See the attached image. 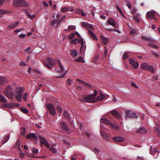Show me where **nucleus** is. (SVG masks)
Segmentation results:
<instances>
[{"label":"nucleus","mask_w":160,"mask_h":160,"mask_svg":"<svg viewBox=\"0 0 160 160\" xmlns=\"http://www.w3.org/2000/svg\"><path fill=\"white\" fill-rule=\"evenodd\" d=\"M97 94V92L96 90H95V92L94 94H90L84 97L83 98H80L79 100L80 101L94 103L96 102L97 100H92V99H93L95 98Z\"/></svg>","instance_id":"1"},{"label":"nucleus","mask_w":160,"mask_h":160,"mask_svg":"<svg viewBox=\"0 0 160 160\" xmlns=\"http://www.w3.org/2000/svg\"><path fill=\"white\" fill-rule=\"evenodd\" d=\"M70 42L73 43L75 44H77L78 42L80 43L81 45V47L80 48V51L82 53H83L84 50L86 49V46L85 42L83 41L82 38H75L74 39L72 40Z\"/></svg>","instance_id":"2"},{"label":"nucleus","mask_w":160,"mask_h":160,"mask_svg":"<svg viewBox=\"0 0 160 160\" xmlns=\"http://www.w3.org/2000/svg\"><path fill=\"white\" fill-rule=\"evenodd\" d=\"M12 87L11 86H8L3 91V93L10 99H13V92L12 90Z\"/></svg>","instance_id":"3"},{"label":"nucleus","mask_w":160,"mask_h":160,"mask_svg":"<svg viewBox=\"0 0 160 160\" xmlns=\"http://www.w3.org/2000/svg\"><path fill=\"white\" fill-rule=\"evenodd\" d=\"M140 67L143 70L148 71L152 73H154L155 72L153 67L149 65L146 62L141 64L140 65Z\"/></svg>","instance_id":"4"},{"label":"nucleus","mask_w":160,"mask_h":160,"mask_svg":"<svg viewBox=\"0 0 160 160\" xmlns=\"http://www.w3.org/2000/svg\"><path fill=\"white\" fill-rule=\"evenodd\" d=\"M24 90V88H18L16 89L15 96L17 100L19 102H20L22 100V95Z\"/></svg>","instance_id":"5"},{"label":"nucleus","mask_w":160,"mask_h":160,"mask_svg":"<svg viewBox=\"0 0 160 160\" xmlns=\"http://www.w3.org/2000/svg\"><path fill=\"white\" fill-rule=\"evenodd\" d=\"M13 4L14 6L17 7H26L28 6V5L25 0H14Z\"/></svg>","instance_id":"6"},{"label":"nucleus","mask_w":160,"mask_h":160,"mask_svg":"<svg viewBox=\"0 0 160 160\" xmlns=\"http://www.w3.org/2000/svg\"><path fill=\"white\" fill-rule=\"evenodd\" d=\"M46 59L48 62L49 63L50 65L46 62L44 63V65L49 69L51 68V66H54L55 65V62L54 60L51 58L48 57L46 58Z\"/></svg>","instance_id":"7"},{"label":"nucleus","mask_w":160,"mask_h":160,"mask_svg":"<svg viewBox=\"0 0 160 160\" xmlns=\"http://www.w3.org/2000/svg\"><path fill=\"white\" fill-rule=\"evenodd\" d=\"M47 108L50 114L52 116H55L56 113V110L55 107L51 103L48 104Z\"/></svg>","instance_id":"8"},{"label":"nucleus","mask_w":160,"mask_h":160,"mask_svg":"<svg viewBox=\"0 0 160 160\" xmlns=\"http://www.w3.org/2000/svg\"><path fill=\"white\" fill-rule=\"evenodd\" d=\"M125 118H138V115L134 112L130 111H128L125 112Z\"/></svg>","instance_id":"9"},{"label":"nucleus","mask_w":160,"mask_h":160,"mask_svg":"<svg viewBox=\"0 0 160 160\" xmlns=\"http://www.w3.org/2000/svg\"><path fill=\"white\" fill-rule=\"evenodd\" d=\"M60 127L61 128L65 131V132L67 133L69 132V128L64 121H62L61 122Z\"/></svg>","instance_id":"10"},{"label":"nucleus","mask_w":160,"mask_h":160,"mask_svg":"<svg viewBox=\"0 0 160 160\" xmlns=\"http://www.w3.org/2000/svg\"><path fill=\"white\" fill-rule=\"evenodd\" d=\"M38 138H40V141L41 142V145L42 144H44L48 148L49 147L50 145L49 143L47 141L45 138H42V137L40 136H39Z\"/></svg>","instance_id":"11"},{"label":"nucleus","mask_w":160,"mask_h":160,"mask_svg":"<svg viewBox=\"0 0 160 160\" xmlns=\"http://www.w3.org/2000/svg\"><path fill=\"white\" fill-rule=\"evenodd\" d=\"M107 22L109 24L113 26L114 27L117 28V23L113 19L109 17L107 21Z\"/></svg>","instance_id":"12"},{"label":"nucleus","mask_w":160,"mask_h":160,"mask_svg":"<svg viewBox=\"0 0 160 160\" xmlns=\"http://www.w3.org/2000/svg\"><path fill=\"white\" fill-rule=\"evenodd\" d=\"M112 140L114 142H120L123 141L124 139V138L119 136H116L113 137L112 138Z\"/></svg>","instance_id":"13"},{"label":"nucleus","mask_w":160,"mask_h":160,"mask_svg":"<svg viewBox=\"0 0 160 160\" xmlns=\"http://www.w3.org/2000/svg\"><path fill=\"white\" fill-rule=\"evenodd\" d=\"M154 12L153 11H149L147 13L146 15L147 18L149 19H152L155 18Z\"/></svg>","instance_id":"14"},{"label":"nucleus","mask_w":160,"mask_h":160,"mask_svg":"<svg viewBox=\"0 0 160 160\" xmlns=\"http://www.w3.org/2000/svg\"><path fill=\"white\" fill-rule=\"evenodd\" d=\"M137 133L140 134H144L146 132V129L143 127H141L136 131Z\"/></svg>","instance_id":"15"},{"label":"nucleus","mask_w":160,"mask_h":160,"mask_svg":"<svg viewBox=\"0 0 160 160\" xmlns=\"http://www.w3.org/2000/svg\"><path fill=\"white\" fill-rule=\"evenodd\" d=\"M88 32L89 36L91 38H92L93 39L95 40H98V38L94 33L90 30H88Z\"/></svg>","instance_id":"16"},{"label":"nucleus","mask_w":160,"mask_h":160,"mask_svg":"<svg viewBox=\"0 0 160 160\" xmlns=\"http://www.w3.org/2000/svg\"><path fill=\"white\" fill-rule=\"evenodd\" d=\"M8 81L6 78L3 77H0V84L2 85H4Z\"/></svg>","instance_id":"17"},{"label":"nucleus","mask_w":160,"mask_h":160,"mask_svg":"<svg viewBox=\"0 0 160 160\" xmlns=\"http://www.w3.org/2000/svg\"><path fill=\"white\" fill-rule=\"evenodd\" d=\"M27 138L28 139H31L32 138L37 139V136L35 133H30L27 135Z\"/></svg>","instance_id":"18"},{"label":"nucleus","mask_w":160,"mask_h":160,"mask_svg":"<svg viewBox=\"0 0 160 160\" xmlns=\"http://www.w3.org/2000/svg\"><path fill=\"white\" fill-rule=\"evenodd\" d=\"M141 38L142 39L147 42H152L154 41L153 38L149 37L142 36Z\"/></svg>","instance_id":"19"},{"label":"nucleus","mask_w":160,"mask_h":160,"mask_svg":"<svg viewBox=\"0 0 160 160\" xmlns=\"http://www.w3.org/2000/svg\"><path fill=\"white\" fill-rule=\"evenodd\" d=\"M100 96H98V98L95 99H92V100H97L96 102L99 100H100L101 101L102 100H103L106 97V96L104 95L103 94H102L101 92H100Z\"/></svg>","instance_id":"20"},{"label":"nucleus","mask_w":160,"mask_h":160,"mask_svg":"<svg viewBox=\"0 0 160 160\" xmlns=\"http://www.w3.org/2000/svg\"><path fill=\"white\" fill-rule=\"evenodd\" d=\"M111 113L115 117L117 118H119L120 117V115L119 112L116 111H111Z\"/></svg>","instance_id":"21"},{"label":"nucleus","mask_w":160,"mask_h":160,"mask_svg":"<svg viewBox=\"0 0 160 160\" xmlns=\"http://www.w3.org/2000/svg\"><path fill=\"white\" fill-rule=\"evenodd\" d=\"M100 122L104 123L106 124H111V122L109 121L108 119H107L106 118H101L100 119Z\"/></svg>","instance_id":"22"},{"label":"nucleus","mask_w":160,"mask_h":160,"mask_svg":"<svg viewBox=\"0 0 160 160\" xmlns=\"http://www.w3.org/2000/svg\"><path fill=\"white\" fill-rule=\"evenodd\" d=\"M101 38L104 45L106 44L108 42L109 40L108 38L104 37L103 35H101Z\"/></svg>","instance_id":"23"},{"label":"nucleus","mask_w":160,"mask_h":160,"mask_svg":"<svg viewBox=\"0 0 160 160\" xmlns=\"http://www.w3.org/2000/svg\"><path fill=\"white\" fill-rule=\"evenodd\" d=\"M19 24L18 21H17L9 26V27L10 29H13L16 27Z\"/></svg>","instance_id":"24"},{"label":"nucleus","mask_w":160,"mask_h":160,"mask_svg":"<svg viewBox=\"0 0 160 160\" xmlns=\"http://www.w3.org/2000/svg\"><path fill=\"white\" fill-rule=\"evenodd\" d=\"M57 60L58 62L60 67V72H64V69L62 63L60 62V60L57 59Z\"/></svg>","instance_id":"25"},{"label":"nucleus","mask_w":160,"mask_h":160,"mask_svg":"<svg viewBox=\"0 0 160 160\" xmlns=\"http://www.w3.org/2000/svg\"><path fill=\"white\" fill-rule=\"evenodd\" d=\"M7 99L5 98L3 95H0V102L3 103H7Z\"/></svg>","instance_id":"26"},{"label":"nucleus","mask_w":160,"mask_h":160,"mask_svg":"<svg viewBox=\"0 0 160 160\" xmlns=\"http://www.w3.org/2000/svg\"><path fill=\"white\" fill-rule=\"evenodd\" d=\"M10 138L9 135L8 134L5 136L2 140V142L3 143L6 142L9 140Z\"/></svg>","instance_id":"27"},{"label":"nucleus","mask_w":160,"mask_h":160,"mask_svg":"<svg viewBox=\"0 0 160 160\" xmlns=\"http://www.w3.org/2000/svg\"><path fill=\"white\" fill-rule=\"evenodd\" d=\"M148 45L150 47L153 48L158 49L159 48V47L158 46L156 45L155 44L152 43H148Z\"/></svg>","instance_id":"28"},{"label":"nucleus","mask_w":160,"mask_h":160,"mask_svg":"<svg viewBox=\"0 0 160 160\" xmlns=\"http://www.w3.org/2000/svg\"><path fill=\"white\" fill-rule=\"evenodd\" d=\"M75 61L80 62H84L85 61L83 60L81 56L79 57L78 58L75 59Z\"/></svg>","instance_id":"29"},{"label":"nucleus","mask_w":160,"mask_h":160,"mask_svg":"<svg viewBox=\"0 0 160 160\" xmlns=\"http://www.w3.org/2000/svg\"><path fill=\"white\" fill-rule=\"evenodd\" d=\"M71 54L74 58H76L77 55V52L75 50H71Z\"/></svg>","instance_id":"30"},{"label":"nucleus","mask_w":160,"mask_h":160,"mask_svg":"<svg viewBox=\"0 0 160 160\" xmlns=\"http://www.w3.org/2000/svg\"><path fill=\"white\" fill-rule=\"evenodd\" d=\"M82 26L86 29L88 28V26L89 25V24L87 22H83L82 24Z\"/></svg>","instance_id":"31"},{"label":"nucleus","mask_w":160,"mask_h":160,"mask_svg":"<svg viewBox=\"0 0 160 160\" xmlns=\"http://www.w3.org/2000/svg\"><path fill=\"white\" fill-rule=\"evenodd\" d=\"M99 58V56L97 54L95 55L93 59H92V62L96 63V62L97 61Z\"/></svg>","instance_id":"32"},{"label":"nucleus","mask_w":160,"mask_h":160,"mask_svg":"<svg viewBox=\"0 0 160 160\" xmlns=\"http://www.w3.org/2000/svg\"><path fill=\"white\" fill-rule=\"evenodd\" d=\"M63 115L67 119L69 118V115L67 111L65 110L64 112Z\"/></svg>","instance_id":"33"},{"label":"nucleus","mask_w":160,"mask_h":160,"mask_svg":"<svg viewBox=\"0 0 160 160\" xmlns=\"http://www.w3.org/2000/svg\"><path fill=\"white\" fill-rule=\"evenodd\" d=\"M66 17V15H63L62 17V18L59 20H58V24H57V25L56 26V27H58L60 23L62 21V20Z\"/></svg>","instance_id":"34"},{"label":"nucleus","mask_w":160,"mask_h":160,"mask_svg":"<svg viewBox=\"0 0 160 160\" xmlns=\"http://www.w3.org/2000/svg\"><path fill=\"white\" fill-rule=\"evenodd\" d=\"M154 130L158 136L160 137V131L159 128L157 127H155Z\"/></svg>","instance_id":"35"},{"label":"nucleus","mask_w":160,"mask_h":160,"mask_svg":"<svg viewBox=\"0 0 160 160\" xmlns=\"http://www.w3.org/2000/svg\"><path fill=\"white\" fill-rule=\"evenodd\" d=\"M58 20L56 19H54L53 20H52V22L51 25L52 26H54L55 25L57 24L58 23Z\"/></svg>","instance_id":"36"},{"label":"nucleus","mask_w":160,"mask_h":160,"mask_svg":"<svg viewBox=\"0 0 160 160\" xmlns=\"http://www.w3.org/2000/svg\"><path fill=\"white\" fill-rule=\"evenodd\" d=\"M104 138L108 141H110L111 140V135L108 134L107 135L104 136Z\"/></svg>","instance_id":"37"},{"label":"nucleus","mask_w":160,"mask_h":160,"mask_svg":"<svg viewBox=\"0 0 160 160\" xmlns=\"http://www.w3.org/2000/svg\"><path fill=\"white\" fill-rule=\"evenodd\" d=\"M139 63L137 62H135L132 64V65H133V66L134 68L135 69L138 68L139 66Z\"/></svg>","instance_id":"38"},{"label":"nucleus","mask_w":160,"mask_h":160,"mask_svg":"<svg viewBox=\"0 0 160 160\" xmlns=\"http://www.w3.org/2000/svg\"><path fill=\"white\" fill-rule=\"evenodd\" d=\"M26 14L27 15V16L29 18H31L32 19L33 18H34L35 17V16L34 15H32L30 14L27 11L26 12Z\"/></svg>","instance_id":"39"},{"label":"nucleus","mask_w":160,"mask_h":160,"mask_svg":"<svg viewBox=\"0 0 160 160\" xmlns=\"http://www.w3.org/2000/svg\"><path fill=\"white\" fill-rule=\"evenodd\" d=\"M69 10V9L66 7H63L61 9V11L62 12H66Z\"/></svg>","instance_id":"40"},{"label":"nucleus","mask_w":160,"mask_h":160,"mask_svg":"<svg viewBox=\"0 0 160 160\" xmlns=\"http://www.w3.org/2000/svg\"><path fill=\"white\" fill-rule=\"evenodd\" d=\"M76 27L75 26L73 25H69L68 26V28L69 30H75L76 29Z\"/></svg>","instance_id":"41"},{"label":"nucleus","mask_w":160,"mask_h":160,"mask_svg":"<svg viewBox=\"0 0 160 160\" xmlns=\"http://www.w3.org/2000/svg\"><path fill=\"white\" fill-rule=\"evenodd\" d=\"M50 151L53 153H56L57 152L56 150L55 149L53 146H52V147L49 149Z\"/></svg>","instance_id":"42"},{"label":"nucleus","mask_w":160,"mask_h":160,"mask_svg":"<svg viewBox=\"0 0 160 160\" xmlns=\"http://www.w3.org/2000/svg\"><path fill=\"white\" fill-rule=\"evenodd\" d=\"M8 11L5 10L0 9V15L1 16L3 14L8 13Z\"/></svg>","instance_id":"43"},{"label":"nucleus","mask_w":160,"mask_h":160,"mask_svg":"<svg viewBox=\"0 0 160 160\" xmlns=\"http://www.w3.org/2000/svg\"><path fill=\"white\" fill-rule=\"evenodd\" d=\"M32 151L35 154H37L38 152V149L36 148H33L32 149Z\"/></svg>","instance_id":"44"},{"label":"nucleus","mask_w":160,"mask_h":160,"mask_svg":"<svg viewBox=\"0 0 160 160\" xmlns=\"http://www.w3.org/2000/svg\"><path fill=\"white\" fill-rule=\"evenodd\" d=\"M57 111L60 113H61L62 112V109L61 108V107L60 106H57Z\"/></svg>","instance_id":"45"},{"label":"nucleus","mask_w":160,"mask_h":160,"mask_svg":"<svg viewBox=\"0 0 160 160\" xmlns=\"http://www.w3.org/2000/svg\"><path fill=\"white\" fill-rule=\"evenodd\" d=\"M20 110L22 112L26 114L28 112V109L25 108H21L20 109Z\"/></svg>","instance_id":"46"},{"label":"nucleus","mask_w":160,"mask_h":160,"mask_svg":"<svg viewBox=\"0 0 160 160\" xmlns=\"http://www.w3.org/2000/svg\"><path fill=\"white\" fill-rule=\"evenodd\" d=\"M106 30H107L110 32H113V31H115L119 33V30H117L116 29L114 28V29H110V28H106Z\"/></svg>","instance_id":"47"},{"label":"nucleus","mask_w":160,"mask_h":160,"mask_svg":"<svg viewBox=\"0 0 160 160\" xmlns=\"http://www.w3.org/2000/svg\"><path fill=\"white\" fill-rule=\"evenodd\" d=\"M129 57V56L128 54V52H126L124 53L122 56V58L124 59L128 58Z\"/></svg>","instance_id":"48"},{"label":"nucleus","mask_w":160,"mask_h":160,"mask_svg":"<svg viewBox=\"0 0 160 160\" xmlns=\"http://www.w3.org/2000/svg\"><path fill=\"white\" fill-rule=\"evenodd\" d=\"M105 50L104 52V55L103 56V58H105L107 56V53L108 52V50L107 49L106 47H104Z\"/></svg>","instance_id":"49"},{"label":"nucleus","mask_w":160,"mask_h":160,"mask_svg":"<svg viewBox=\"0 0 160 160\" xmlns=\"http://www.w3.org/2000/svg\"><path fill=\"white\" fill-rule=\"evenodd\" d=\"M126 4L127 6H128V8L129 9H131V4L128 1H126Z\"/></svg>","instance_id":"50"},{"label":"nucleus","mask_w":160,"mask_h":160,"mask_svg":"<svg viewBox=\"0 0 160 160\" xmlns=\"http://www.w3.org/2000/svg\"><path fill=\"white\" fill-rule=\"evenodd\" d=\"M72 80L71 79H68L66 81V83L68 85H71L72 84Z\"/></svg>","instance_id":"51"},{"label":"nucleus","mask_w":160,"mask_h":160,"mask_svg":"<svg viewBox=\"0 0 160 160\" xmlns=\"http://www.w3.org/2000/svg\"><path fill=\"white\" fill-rule=\"evenodd\" d=\"M27 95H28L27 92H25V93H24V94L23 95V99L25 101H27Z\"/></svg>","instance_id":"52"},{"label":"nucleus","mask_w":160,"mask_h":160,"mask_svg":"<svg viewBox=\"0 0 160 160\" xmlns=\"http://www.w3.org/2000/svg\"><path fill=\"white\" fill-rule=\"evenodd\" d=\"M30 47H28L27 49H26L25 50V51L28 54H30L31 53L32 51H31L30 50Z\"/></svg>","instance_id":"53"},{"label":"nucleus","mask_w":160,"mask_h":160,"mask_svg":"<svg viewBox=\"0 0 160 160\" xmlns=\"http://www.w3.org/2000/svg\"><path fill=\"white\" fill-rule=\"evenodd\" d=\"M134 19L135 20L136 22V23H139V19L136 16H134L133 17Z\"/></svg>","instance_id":"54"},{"label":"nucleus","mask_w":160,"mask_h":160,"mask_svg":"<svg viewBox=\"0 0 160 160\" xmlns=\"http://www.w3.org/2000/svg\"><path fill=\"white\" fill-rule=\"evenodd\" d=\"M75 33H71V35L69 36V38L70 39H72L74 37Z\"/></svg>","instance_id":"55"},{"label":"nucleus","mask_w":160,"mask_h":160,"mask_svg":"<svg viewBox=\"0 0 160 160\" xmlns=\"http://www.w3.org/2000/svg\"><path fill=\"white\" fill-rule=\"evenodd\" d=\"M136 33V31L135 29L132 30L130 32V33L132 35L135 34Z\"/></svg>","instance_id":"56"},{"label":"nucleus","mask_w":160,"mask_h":160,"mask_svg":"<svg viewBox=\"0 0 160 160\" xmlns=\"http://www.w3.org/2000/svg\"><path fill=\"white\" fill-rule=\"evenodd\" d=\"M130 63L132 64L135 62L133 59L132 58H130L129 59Z\"/></svg>","instance_id":"57"},{"label":"nucleus","mask_w":160,"mask_h":160,"mask_svg":"<svg viewBox=\"0 0 160 160\" xmlns=\"http://www.w3.org/2000/svg\"><path fill=\"white\" fill-rule=\"evenodd\" d=\"M95 11V10H94V9L91 10L90 11V12L91 14H92L93 16V17H94V12Z\"/></svg>","instance_id":"58"},{"label":"nucleus","mask_w":160,"mask_h":160,"mask_svg":"<svg viewBox=\"0 0 160 160\" xmlns=\"http://www.w3.org/2000/svg\"><path fill=\"white\" fill-rule=\"evenodd\" d=\"M19 65L21 66H25L26 64L24 62L21 61L19 63Z\"/></svg>","instance_id":"59"},{"label":"nucleus","mask_w":160,"mask_h":160,"mask_svg":"<svg viewBox=\"0 0 160 160\" xmlns=\"http://www.w3.org/2000/svg\"><path fill=\"white\" fill-rule=\"evenodd\" d=\"M76 12L79 14H81V12H82V9H77L76 11Z\"/></svg>","instance_id":"60"},{"label":"nucleus","mask_w":160,"mask_h":160,"mask_svg":"<svg viewBox=\"0 0 160 160\" xmlns=\"http://www.w3.org/2000/svg\"><path fill=\"white\" fill-rule=\"evenodd\" d=\"M20 142L18 141L17 143V145H18V148H19V150L20 151H21V149H20Z\"/></svg>","instance_id":"61"},{"label":"nucleus","mask_w":160,"mask_h":160,"mask_svg":"<svg viewBox=\"0 0 160 160\" xmlns=\"http://www.w3.org/2000/svg\"><path fill=\"white\" fill-rule=\"evenodd\" d=\"M136 11V10L135 8H133L132 9L131 12L133 14H134Z\"/></svg>","instance_id":"62"},{"label":"nucleus","mask_w":160,"mask_h":160,"mask_svg":"<svg viewBox=\"0 0 160 160\" xmlns=\"http://www.w3.org/2000/svg\"><path fill=\"white\" fill-rule=\"evenodd\" d=\"M25 36V34H22L19 35V37L20 38H23Z\"/></svg>","instance_id":"63"},{"label":"nucleus","mask_w":160,"mask_h":160,"mask_svg":"<svg viewBox=\"0 0 160 160\" xmlns=\"http://www.w3.org/2000/svg\"><path fill=\"white\" fill-rule=\"evenodd\" d=\"M94 151L96 153H98L99 151V150L98 149L96 148H94Z\"/></svg>","instance_id":"64"}]
</instances>
